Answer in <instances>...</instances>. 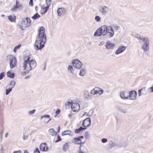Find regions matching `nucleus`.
<instances>
[{"label":"nucleus","mask_w":153,"mask_h":153,"mask_svg":"<svg viewBox=\"0 0 153 153\" xmlns=\"http://www.w3.org/2000/svg\"><path fill=\"white\" fill-rule=\"evenodd\" d=\"M45 29L43 26L38 30V34L34 44V48L37 51L41 50L44 47L47 40Z\"/></svg>","instance_id":"1"},{"label":"nucleus","mask_w":153,"mask_h":153,"mask_svg":"<svg viewBox=\"0 0 153 153\" xmlns=\"http://www.w3.org/2000/svg\"><path fill=\"white\" fill-rule=\"evenodd\" d=\"M25 62L23 63L24 70H27L28 71H30L35 68L36 65V62L35 60H31L30 62H28L25 64Z\"/></svg>","instance_id":"2"},{"label":"nucleus","mask_w":153,"mask_h":153,"mask_svg":"<svg viewBox=\"0 0 153 153\" xmlns=\"http://www.w3.org/2000/svg\"><path fill=\"white\" fill-rule=\"evenodd\" d=\"M143 44L142 45V48L144 51H148L149 49V41L147 37L142 42Z\"/></svg>","instance_id":"3"},{"label":"nucleus","mask_w":153,"mask_h":153,"mask_svg":"<svg viewBox=\"0 0 153 153\" xmlns=\"http://www.w3.org/2000/svg\"><path fill=\"white\" fill-rule=\"evenodd\" d=\"M107 38L112 37L114 35V32L113 27L111 26H107Z\"/></svg>","instance_id":"4"},{"label":"nucleus","mask_w":153,"mask_h":153,"mask_svg":"<svg viewBox=\"0 0 153 153\" xmlns=\"http://www.w3.org/2000/svg\"><path fill=\"white\" fill-rule=\"evenodd\" d=\"M72 63L73 66L76 68L80 69L82 65V62L77 59H73Z\"/></svg>","instance_id":"5"},{"label":"nucleus","mask_w":153,"mask_h":153,"mask_svg":"<svg viewBox=\"0 0 153 153\" xmlns=\"http://www.w3.org/2000/svg\"><path fill=\"white\" fill-rule=\"evenodd\" d=\"M71 107L74 112L77 111L80 108V105L76 101L72 102Z\"/></svg>","instance_id":"6"},{"label":"nucleus","mask_w":153,"mask_h":153,"mask_svg":"<svg viewBox=\"0 0 153 153\" xmlns=\"http://www.w3.org/2000/svg\"><path fill=\"white\" fill-rule=\"evenodd\" d=\"M91 119L90 117H88L85 119L82 124V126L84 128H85L86 129L87 127H89L91 125Z\"/></svg>","instance_id":"7"},{"label":"nucleus","mask_w":153,"mask_h":153,"mask_svg":"<svg viewBox=\"0 0 153 153\" xmlns=\"http://www.w3.org/2000/svg\"><path fill=\"white\" fill-rule=\"evenodd\" d=\"M129 98L131 100H134L136 99L137 96V92L135 90H132L129 92Z\"/></svg>","instance_id":"8"},{"label":"nucleus","mask_w":153,"mask_h":153,"mask_svg":"<svg viewBox=\"0 0 153 153\" xmlns=\"http://www.w3.org/2000/svg\"><path fill=\"white\" fill-rule=\"evenodd\" d=\"M115 45L114 43H112L110 41L106 42L105 45L106 48L108 50L114 49Z\"/></svg>","instance_id":"9"},{"label":"nucleus","mask_w":153,"mask_h":153,"mask_svg":"<svg viewBox=\"0 0 153 153\" xmlns=\"http://www.w3.org/2000/svg\"><path fill=\"white\" fill-rule=\"evenodd\" d=\"M17 60L15 56H12L10 62V67L12 68L15 67L16 64Z\"/></svg>","instance_id":"10"},{"label":"nucleus","mask_w":153,"mask_h":153,"mask_svg":"<svg viewBox=\"0 0 153 153\" xmlns=\"http://www.w3.org/2000/svg\"><path fill=\"white\" fill-rule=\"evenodd\" d=\"M126 47L124 46H119L117 50L115 52L116 55H118L125 51L126 49Z\"/></svg>","instance_id":"11"},{"label":"nucleus","mask_w":153,"mask_h":153,"mask_svg":"<svg viewBox=\"0 0 153 153\" xmlns=\"http://www.w3.org/2000/svg\"><path fill=\"white\" fill-rule=\"evenodd\" d=\"M108 10V8L106 6H101L100 8V12L103 15H105L107 14Z\"/></svg>","instance_id":"12"},{"label":"nucleus","mask_w":153,"mask_h":153,"mask_svg":"<svg viewBox=\"0 0 153 153\" xmlns=\"http://www.w3.org/2000/svg\"><path fill=\"white\" fill-rule=\"evenodd\" d=\"M84 97L87 100H90L92 98V95H90L88 91L85 90L83 92Z\"/></svg>","instance_id":"13"},{"label":"nucleus","mask_w":153,"mask_h":153,"mask_svg":"<svg viewBox=\"0 0 153 153\" xmlns=\"http://www.w3.org/2000/svg\"><path fill=\"white\" fill-rule=\"evenodd\" d=\"M67 70L69 72L71 73L74 76L77 75V73L75 71V69L74 68L72 65H69L67 67Z\"/></svg>","instance_id":"14"},{"label":"nucleus","mask_w":153,"mask_h":153,"mask_svg":"<svg viewBox=\"0 0 153 153\" xmlns=\"http://www.w3.org/2000/svg\"><path fill=\"white\" fill-rule=\"evenodd\" d=\"M45 118L44 120V122L45 123H48L51 120V118H50V116L48 114L42 115L41 116L40 118L41 119Z\"/></svg>","instance_id":"15"},{"label":"nucleus","mask_w":153,"mask_h":153,"mask_svg":"<svg viewBox=\"0 0 153 153\" xmlns=\"http://www.w3.org/2000/svg\"><path fill=\"white\" fill-rule=\"evenodd\" d=\"M58 15L59 16H61L66 13V10L64 8H59L57 10Z\"/></svg>","instance_id":"16"},{"label":"nucleus","mask_w":153,"mask_h":153,"mask_svg":"<svg viewBox=\"0 0 153 153\" xmlns=\"http://www.w3.org/2000/svg\"><path fill=\"white\" fill-rule=\"evenodd\" d=\"M39 149L42 151H47L48 149V148L47 146V144L45 143H41Z\"/></svg>","instance_id":"17"},{"label":"nucleus","mask_w":153,"mask_h":153,"mask_svg":"<svg viewBox=\"0 0 153 153\" xmlns=\"http://www.w3.org/2000/svg\"><path fill=\"white\" fill-rule=\"evenodd\" d=\"M18 8H20V9H22V6L21 4H19V1L16 0V1L15 6L13 7L11 10L12 11H13L14 10H16Z\"/></svg>","instance_id":"18"},{"label":"nucleus","mask_w":153,"mask_h":153,"mask_svg":"<svg viewBox=\"0 0 153 153\" xmlns=\"http://www.w3.org/2000/svg\"><path fill=\"white\" fill-rule=\"evenodd\" d=\"M102 29V35L104 36H106L107 37V26L106 25H104L102 26L101 28Z\"/></svg>","instance_id":"19"},{"label":"nucleus","mask_w":153,"mask_h":153,"mask_svg":"<svg viewBox=\"0 0 153 153\" xmlns=\"http://www.w3.org/2000/svg\"><path fill=\"white\" fill-rule=\"evenodd\" d=\"M120 97L123 100H127L129 99L127 92L125 91H121L120 93Z\"/></svg>","instance_id":"20"},{"label":"nucleus","mask_w":153,"mask_h":153,"mask_svg":"<svg viewBox=\"0 0 153 153\" xmlns=\"http://www.w3.org/2000/svg\"><path fill=\"white\" fill-rule=\"evenodd\" d=\"M117 109L121 113L124 114L127 113L128 112L126 108H124L120 106L116 107Z\"/></svg>","instance_id":"21"},{"label":"nucleus","mask_w":153,"mask_h":153,"mask_svg":"<svg viewBox=\"0 0 153 153\" xmlns=\"http://www.w3.org/2000/svg\"><path fill=\"white\" fill-rule=\"evenodd\" d=\"M102 35V29L101 28H98L95 32L94 33V36H101Z\"/></svg>","instance_id":"22"},{"label":"nucleus","mask_w":153,"mask_h":153,"mask_svg":"<svg viewBox=\"0 0 153 153\" xmlns=\"http://www.w3.org/2000/svg\"><path fill=\"white\" fill-rule=\"evenodd\" d=\"M72 142L76 144H79V143H80L82 141V140L80 139L78 137H75L72 140Z\"/></svg>","instance_id":"23"},{"label":"nucleus","mask_w":153,"mask_h":153,"mask_svg":"<svg viewBox=\"0 0 153 153\" xmlns=\"http://www.w3.org/2000/svg\"><path fill=\"white\" fill-rule=\"evenodd\" d=\"M135 36L138 40L141 41L142 42L145 39L147 38L146 37L143 36H141L138 34L135 35Z\"/></svg>","instance_id":"24"},{"label":"nucleus","mask_w":153,"mask_h":153,"mask_svg":"<svg viewBox=\"0 0 153 153\" xmlns=\"http://www.w3.org/2000/svg\"><path fill=\"white\" fill-rule=\"evenodd\" d=\"M69 135L71 136L73 135V134H72V132L71 131L67 130L63 131L62 133V135Z\"/></svg>","instance_id":"25"},{"label":"nucleus","mask_w":153,"mask_h":153,"mask_svg":"<svg viewBox=\"0 0 153 153\" xmlns=\"http://www.w3.org/2000/svg\"><path fill=\"white\" fill-rule=\"evenodd\" d=\"M48 133L51 135L54 136L57 134V132L55 131L53 128H51L49 130Z\"/></svg>","instance_id":"26"},{"label":"nucleus","mask_w":153,"mask_h":153,"mask_svg":"<svg viewBox=\"0 0 153 153\" xmlns=\"http://www.w3.org/2000/svg\"><path fill=\"white\" fill-rule=\"evenodd\" d=\"M30 57L29 55L25 56L23 60L24 61V62H25V65L28 62H30L31 60H30Z\"/></svg>","instance_id":"27"},{"label":"nucleus","mask_w":153,"mask_h":153,"mask_svg":"<svg viewBox=\"0 0 153 153\" xmlns=\"http://www.w3.org/2000/svg\"><path fill=\"white\" fill-rule=\"evenodd\" d=\"M85 129V128H84L81 126L79 128L75 129V132L76 134H79L80 133L81 131H82Z\"/></svg>","instance_id":"28"},{"label":"nucleus","mask_w":153,"mask_h":153,"mask_svg":"<svg viewBox=\"0 0 153 153\" xmlns=\"http://www.w3.org/2000/svg\"><path fill=\"white\" fill-rule=\"evenodd\" d=\"M98 89V87H95L94 89H92L91 92L90 93L93 95H95L98 93V90L97 89Z\"/></svg>","instance_id":"29"},{"label":"nucleus","mask_w":153,"mask_h":153,"mask_svg":"<svg viewBox=\"0 0 153 153\" xmlns=\"http://www.w3.org/2000/svg\"><path fill=\"white\" fill-rule=\"evenodd\" d=\"M7 76L8 77L13 78L15 77V74L13 72H11L8 71L7 73Z\"/></svg>","instance_id":"30"},{"label":"nucleus","mask_w":153,"mask_h":153,"mask_svg":"<svg viewBox=\"0 0 153 153\" xmlns=\"http://www.w3.org/2000/svg\"><path fill=\"white\" fill-rule=\"evenodd\" d=\"M27 23V25L25 26V27H27L30 26L31 24V20L30 19L29 17H26L25 19Z\"/></svg>","instance_id":"31"},{"label":"nucleus","mask_w":153,"mask_h":153,"mask_svg":"<svg viewBox=\"0 0 153 153\" xmlns=\"http://www.w3.org/2000/svg\"><path fill=\"white\" fill-rule=\"evenodd\" d=\"M68 143H66L63 145L62 149L64 152H65L68 149Z\"/></svg>","instance_id":"32"},{"label":"nucleus","mask_w":153,"mask_h":153,"mask_svg":"<svg viewBox=\"0 0 153 153\" xmlns=\"http://www.w3.org/2000/svg\"><path fill=\"white\" fill-rule=\"evenodd\" d=\"M79 150L78 151L79 153H85V147L80 145L79 147Z\"/></svg>","instance_id":"33"},{"label":"nucleus","mask_w":153,"mask_h":153,"mask_svg":"<svg viewBox=\"0 0 153 153\" xmlns=\"http://www.w3.org/2000/svg\"><path fill=\"white\" fill-rule=\"evenodd\" d=\"M16 82L14 80H11L10 82V83L9 85H8L9 87L11 88L12 89L14 88Z\"/></svg>","instance_id":"34"},{"label":"nucleus","mask_w":153,"mask_h":153,"mask_svg":"<svg viewBox=\"0 0 153 153\" xmlns=\"http://www.w3.org/2000/svg\"><path fill=\"white\" fill-rule=\"evenodd\" d=\"M40 16L37 13H36L34 14L33 16L31 17V18L34 20H36L38 19Z\"/></svg>","instance_id":"35"},{"label":"nucleus","mask_w":153,"mask_h":153,"mask_svg":"<svg viewBox=\"0 0 153 153\" xmlns=\"http://www.w3.org/2000/svg\"><path fill=\"white\" fill-rule=\"evenodd\" d=\"M7 17L8 19L11 22H15L16 19L15 16H14L13 18H12V16L11 15L8 16Z\"/></svg>","instance_id":"36"},{"label":"nucleus","mask_w":153,"mask_h":153,"mask_svg":"<svg viewBox=\"0 0 153 153\" xmlns=\"http://www.w3.org/2000/svg\"><path fill=\"white\" fill-rule=\"evenodd\" d=\"M85 69L84 68L82 69L80 71L79 75L81 76H84L85 74Z\"/></svg>","instance_id":"37"},{"label":"nucleus","mask_w":153,"mask_h":153,"mask_svg":"<svg viewBox=\"0 0 153 153\" xmlns=\"http://www.w3.org/2000/svg\"><path fill=\"white\" fill-rule=\"evenodd\" d=\"M50 6L48 5H47V6L42 9V10L44 11V13H46L49 8Z\"/></svg>","instance_id":"38"},{"label":"nucleus","mask_w":153,"mask_h":153,"mask_svg":"<svg viewBox=\"0 0 153 153\" xmlns=\"http://www.w3.org/2000/svg\"><path fill=\"white\" fill-rule=\"evenodd\" d=\"M98 90V93L100 95H101L103 94L104 91L103 89L98 87V89H97Z\"/></svg>","instance_id":"39"},{"label":"nucleus","mask_w":153,"mask_h":153,"mask_svg":"<svg viewBox=\"0 0 153 153\" xmlns=\"http://www.w3.org/2000/svg\"><path fill=\"white\" fill-rule=\"evenodd\" d=\"M12 89L10 87H9L8 89H6V95H8L10 92L12 90Z\"/></svg>","instance_id":"40"},{"label":"nucleus","mask_w":153,"mask_h":153,"mask_svg":"<svg viewBox=\"0 0 153 153\" xmlns=\"http://www.w3.org/2000/svg\"><path fill=\"white\" fill-rule=\"evenodd\" d=\"M113 29H114L115 30V31L116 30H119L120 29V26L116 25H114L113 26Z\"/></svg>","instance_id":"41"},{"label":"nucleus","mask_w":153,"mask_h":153,"mask_svg":"<svg viewBox=\"0 0 153 153\" xmlns=\"http://www.w3.org/2000/svg\"><path fill=\"white\" fill-rule=\"evenodd\" d=\"M21 46V45L19 44L15 47L13 49V51L16 52L17 49L20 48Z\"/></svg>","instance_id":"42"},{"label":"nucleus","mask_w":153,"mask_h":153,"mask_svg":"<svg viewBox=\"0 0 153 153\" xmlns=\"http://www.w3.org/2000/svg\"><path fill=\"white\" fill-rule=\"evenodd\" d=\"M85 137L87 139H89L90 138V135L88 132H86L85 134Z\"/></svg>","instance_id":"43"},{"label":"nucleus","mask_w":153,"mask_h":153,"mask_svg":"<svg viewBox=\"0 0 153 153\" xmlns=\"http://www.w3.org/2000/svg\"><path fill=\"white\" fill-rule=\"evenodd\" d=\"M25 70V71L22 72L21 73L22 75L23 76H25L26 74L28 73L30 71H28L27 70Z\"/></svg>","instance_id":"44"},{"label":"nucleus","mask_w":153,"mask_h":153,"mask_svg":"<svg viewBox=\"0 0 153 153\" xmlns=\"http://www.w3.org/2000/svg\"><path fill=\"white\" fill-rule=\"evenodd\" d=\"M22 25L23 27H25L24 26L27 25V23L26 22V21L25 20H23L22 22Z\"/></svg>","instance_id":"45"},{"label":"nucleus","mask_w":153,"mask_h":153,"mask_svg":"<svg viewBox=\"0 0 153 153\" xmlns=\"http://www.w3.org/2000/svg\"><path fill=\"white\" fill-rule=\"evenodd\" d=\"M101 17L99 16H96L95 17V19L97 22H99L101 20Z\"/></svg>","instance_id":"46"},{"label":"nucleus","mask_w":153,"mask_h":153,"mask_svg":"<svg viewBox=\"0 0 153 153\" xmlns=\"http://www.w3.org/2000/svg\"><path fill=\"white\" fill-rule=\"evenodd\" d=\"M62 139L60 137L59 135L57 136V138L56 140L55 141V143H56L61 140Z\"/></svg>","instance_id":"47"},{"label":"nucleus","mask_w":153,"mask_h":153,"mask_svg":"<svg viewBox=\"0 0 153 153\" xmlns=\"http://www.w3.org/2000/svg\"><path fill=\"white\" fill-rule=\"evenodd\" d=\"M45 2L47 5L50 6L51 4V0H45Z\"/></svg>","instance_id":"48"},{"label":"nucleus","mask_w":153,"mask_h":153,"mask_svg":"<svg viewBox=\"0 0 153 153\" xmlns=\"http://www.w3.org/2000/svg\"><path fill=\"white\" fill-rule=\"evenodd\" d=\"M4 76V73L2 72L0 74V80H1Z\"/></svg>","instance_id":"49"},{"label":"nucleus","mask_w":153,"mask_h":153,"mask_svg":"<svg viewBox=\"0 0 153 153\" xmlns=\"http://www.w3.org/2000/svg\"><path fill=\"white\" fill-rule=\"evenodd\" d=\"M36 110L35 109H33L28 112V113L29 114H33L34 113Z\"/></svg>","instance_id":"50"},{"label":"nucleus","mask_w":153,"mask_h":153,"mask_svg":"<svg viewBox=\"0 0 153 153\" xmlns=\"http://www.w3.org/2000/svg\"><path fill=\"white\" fill-rule=\"evenodd\" d=\"M33 152L34 153H40V152L39 150V149L38 148H36L34 151Z\"/></svg>","instance_id":"51"},{"label":"nucleus","mask_w":153,"mask_h":153,"mask_svg":"<svg viewBox=\"0 0 153 153\" xmlns=\"http://www.w3.org/2000/svg\"><path fill=\"white\" fill-rule=\"evenodd\" d=\"M143 94L142 93V91L140 90H139L138 91V95L139 97L141 96Z\"/></svg>","instance_id":"52"},{"label":"nucleus","mask_w":153,"mask_h":153,"mask_svg":"<svg viewBox=\"0 0 153 153\" xmlns=\"http://www.w3.org/2000/svg\"><path fill=\"white\" fill-rule=\"evenodd\" d=\"M72 102H70L68 101L67 102L65 103V105L68 106H69L70 105H72Z\"/></svg>","instance_id":"53"},{"label":"nucleus","mask_w":153,"mask_h":153,"mask_svg":"<svg viewBox=\"0 0 153 153\" xmlns=\"http://www.w3.org/2000/svg\"><path fill=\"white\" fill-rule=\"evenodd\" d=\"M29 5L31 6H33V0H30L29 3Z\"/></svg>","instance_id":"54"},{"label":"nucleus","mask_w":153,"mask_h":153,"mask_svg":"<svg viewBox=\"0 0 153 153\" xmlns=\"http://www.w3.org/2000/svg\"><path fill=\"white\" fill-rule=\"evenodd\" d=\"M107 141V139L105 138H103L102 140V141L103 143H105Z\"/></svg>","instance_id":"55"},{"label":"nucleus","mask_w":153,"mask_h":153,"mask_svg":"<svg viewBox=\"0 0 153 153\" xmlns=\"http://www.w3.org/2000/svg\"><path fill=\"white\" fill-rule=\"evenodd\" d=\"M60 110L59 109H58L55 112L56 115H58L60 113Z\"/></svg>","instance_id":"56"},{"label":"nucleus","mask_w":153,"mask_h":153,"mask_svg":"<svg viewBox=\"0 0 153 153\" xmlns=\"http://www.w3.org/2000/svg\"><path fill=\"white\" fill-rule=\"evenodd\" d=\"M149 89L151 92H153V86L149 88Z\"/></svg>","instance_id":"57"},{"label":"nucleus","mask_w":153,"mask_h":153,"mask_svg":"<svg viewBox=\"0 0 153 153\" xmlns=\"http://www.w3.org/2000/svg\"><path fill=\"white\" fill-rule=\"evenodd\" d=\"M27 138H28V136H25V135H23V139L24 140H26V139H27Z\"/></svg>","instance_id":"58"},{"label":"nucleus","mask_w":153,"mask_h":153,"mask_svg":"<svg viewBox=\"0 0 153 153\" xmlns=\"http://www.w3.org/2000/svg\"><path fill=\"white\" fill-rule=\"evenodd\" d=\"M30 75L27 76L24 78V79H28L30 77Z\"/></svg>","instance_id":"59"},{"label":"nucleus","mask_w":153,"mask_h":153,"mask_svg":"<svg viewBox=\"0 0 153 153\" xmlns=\"http://www.w3.org/2000/svg\"><path fill=\"white\" fill-rule=\"evenodd\" d=\"M13 153H22V151L20 150H19L17 151H15Z\"/></svg>","instance_id":"60"},{"label":"nucleus","mask_w":153,"mask_h":153,"mask_svg":"<svg viewBox=\"0 0 153 153\" xmlns=\"http://www.w3.org/2000/svg\"><path fill=\"white\" fill-rule=\"evenodd\" d=\"M140 90L142 92L143 91H144L146 90V88L143 87Z\"/></svg>","instance_id":"61"},{"label":"nucleus","mask_w":153,"mask_h":153,"mask_svg":"<svg viewBox=\"0 0 153 153\" xmlns=\"http://www.w3.org/2000/svg\"><path fill=\"white\" fill-rule=\"evenodd\" d=\"M46 63H45L44 64V68H43L42 69V70H45L46 69Z\"/></svg>","instance_id":"62"},{"label":"nucleus","mask_w":153,"mask_h":153,"mask_svg":"<svg viewBox=\"0 0 153 153\" xmlns=\"http://www.w3.org/2000/svg\"><path fill=\"white\" fill-rule=\"evenodd\" d=\"M85 141L83 142H82V141H81V142H80V143H79V144L81 145H82L84 144H85Z\"/></svg>","instance_id":"63"},{"label":"nucleus","mask_w":153,"mask_h":153,"mask_svg":"<svg viewBox=\"0 0 153 153\" xmlns=\"http://www.w3.org/2000/svg\"><path fill=\"white\" fill-rule=\"evenodd\" d=\"M78 137L80 139H81L84 138V136L82 135L80 136L79 137Z\"/></svg>","instance_id":"64"}]
</instances>
